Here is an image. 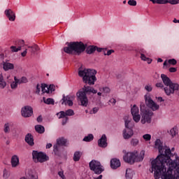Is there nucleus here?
Returning a JSON list of instances; mask_svg holds the SVG:
<instances>
[{"label":"nucleus","instance_id":"3","mask_svg":"<svg viewBox=\"0 0 179 179\" xmlns=\"http://www.w3.org/2000/svg\"><path fill=\"white\" fill-rule=\"evenodd\" d=\"M92 93L96 94V93H97V90H94L93 87H90L87 85H84L82 90H80L76 93L78 101L80 102L83 107H87V104H89L87 96L92 94Z\"/></svg>","mask_w":179,"mask_h":179},{"label":"nucleus","instance_id":"56","mask_svg":"<svg viewBox=\"0 0 179 179\" xmlns=\"http://www.w3.org/2000/svg\"><path fill=\"white\" fill-rule=\"evenodd\" d=\"M97 111H99V108H93L92 110L91 111V114H96Z\"/></svg>","mask_w":179,"mask_h":179},{"label":"nucleus","instance_id":"55","mask_svg":"<svg viewBox=\"0 0 179 179\" xmlns=\"http://www.w3.org/2000/svg\"><path fill=\"white\" fill-rule=\"evenodd\" d=\"M156 87H160L161 89H163L164 87V85H163V83H157L155 85Z\"/></svg>","mask_w":179,"mask_h":179},{"label":"nucleus","instance_id":"16","mask_svg":"<svg viewBox=\"0 0 179 179\" xmlns=\"http://www.w3.org/2000/svg\"><path fill=\"white\" fill-rule=\"evenodd\" d=\"M58 114H60L59 118H65V117H72L75 115V112L72 109H69L66 111H60Z\"/></svg>","mask_w":179,"mask_h":179},{"label":"nucleus","instance_id":"5","mask_svg":"<svg viewBox=\"0 0 179 179\" xmlns=\"http://www.w3.org/2000/svg\"><path fill=\"white\" fill-rule=\"evenodd\" d=\"M161 78L164 85L166 86L164 88L166 96H171V94H174L175 92L179 90V85L178 83H173L167 76L162 74Z\"/></svg>","mask_w":179,"mask_h":179},{"label":"nucleus","instance_id":"54","mask_svg":"<svg viewBox=\"0 0 179 179\" xmlns=\"http://www.w3.org/2000/svg\"><path fill=\"white\" fill-rule=\"evenodd\" d=\"M109 103H110V104H113V106H115V103H117V100H115V99L112 98L109 100Z\"/></svg>","mask_w":179,"mask_h":179},{"label":"nucleus","instance_id":"23","mask_svg":"<svg viewBox=\"0 0 179 179\" xmlns=\"http://www.w3.org/2000/svg\"><path fill=\"white\" fill-rule=\"evenodd\" d=\"M35 130L36 132H38V134H44V132H45V129L41 124L36 125Z\"/></svg>","mask_w":179,"mask_h":179},{"label":"nucleus","instance_id":"60","mask_svg":"<svg viewBox=\"0 0 179 179\" xmlns=\"http://www.w3.org/2000/svg\"><path fill=\"white\" fill-rule=\"evenodd\" d=\"M27 55V49L21 53L22 57H25Z\"/></svg>","mask_w":179,"mask_h":179},{"label":"nucleus","instance_id":"49","mask_svg":"<svg viewBox=\"0 0 179 179\" xmlns=\"http://www.w3.org/2000/svg\"><path fill=\"white\" fill-rule=\"evenodd\" d=\"M168 63L170 65H176L177 64V60H176L175 59H171L168 60Z\"/></svg>","mask_w":179,"mask_h":179},{"label":"nucleus","instance_id":"51","mask_svg":"<svg viewBox=\"0 0 179 179\" xmlns=\"http://www.w3.org/2000/svg\"><path fill=\"white\" fill-rule=\"evenodd\" d=\"M58 176H59V177H61L62 179H66L65 178V175H64V171H62L58 172Z\"/></svg>","mask_w":179,"mask_h":179},{"label":"nucleus","instance_id":"18","mask_svg":"<svg viewBox=\"0 0 179 179\" xmlns=\"http://www.w3.org/2000/svg\"><path fill=\"white\" fill-rule=\"evenodd\" d=\"M121 166V162H120V159L114 158L110 160V167L111 169H113V170H115L116 169H118V167Z\"/></svg>","mask_w":179,"mask_h":179},{"label":"nucleus","instance_id":"63","mask_svg":"<svg viewBox=\"0 0 179 179\" xmlns=\"http://www.w3.org/2000/svg\"><path fill=\"white\" fill-rule=\"evenodd\" d=\"M94 179H103V175H99L98 177L94 178Z\"/></svg>","mask_w":179,"mask_h":179},{"label":"nucleus","instance_id":"43","mask_svg":"<svg viewBox=\"0 0 179 179\" xmlns=\"http://www.w3.org/2000/svg\"><path fill=\"white\" fill-rule=\"evenodd\" d=\"M167 3H171V5H178L179 0H168Z\"/></svg>","mask_w":179,"mask_h":179},{"label":"nucleus","instance_id":"24","mask_svg":"<svg viewBox=\"0 0 179 179\" xmlns=\"http://www.w3.org/2000/svg\"><path fill=\"white\" fill-rule=\"evenodd\" d=\"M5 87H6V81L3 78V75L0 73V89H5Z\"/></svg>","mask_w":179,"mask_h":179},{"label":"nucleus","instance_id":"36","mask_svg":"<svg viewBox=\"0 0 179 179\" xmlns=\"http://www.w3.org/2000/svg\"><path fill=\"white\" fill-rule=\"evenodd\" d=\"M133 117V120L135 122H138V121H141V115L139 113L131 115Z\"/></svg>","mask_w":179,"mask_h":179},{"label":"nucleus","instance_id":"52","mask_svg":"<svg viewBox=\"0 0 179 179\" xmlns=\"http://www.w3.org/2000/svg\"><path fill=\"white\" fill-rule=\"evenodd\" d=\"M40 90H41L40 84H37L35 93H36V94H40Z\"/></svg>","mask_w":179,"mask_h":179},{"label":"nucleus","instance_id":"14","mask_svg":"<svg viewBox=\"0 0 179 179\" xmlns=\"http://www.w3.org/2000/svg\"><path fill=\"white\" fill-rule=\"evenodd\" d=\"M62 104L72 107V106H73V96L71 95H67L66 96L65 94H64L62 99Z\"/></svg>","mask_w":179,"mask_h":179},{"label":"nucleus","instance_id":"40","mask_svg":"<svg viewBox=\"0 0 179 179\" xmlns=\"http://www.w3.org/2000/svg\"><path fill=\"white\" fill-rule=\"evenodd\" d=\"M10 50L12 52H17L22 50V46H18L17 48L16 46H10Z\"/></svg>","mask_w":179,"mask_h":179},{"label":"nucleus","instance_id":"62","mask_svg":"<svg viewBox=\"0 0 179 179\" xmlns=\"http://www.w3.org/2000/svg\"><path fill=\"white\" fill-rule=\"evenodd\" d=\"M52 147V144H51V143H48L47 145H46V149H50V148H51Z\"/></svg>","mask_w":179,"mask_h":179},{"label":"nucleus","instance_id":"13","mask_svg":"<svg viewBox=\"0 0 179 179\" xmlns=\"http://www.w3.org/2000/svg\"><path fill=\"white\" fill-rule=\"evenodd\" d=\"M21 115H22L24 118L31 117V115H33V108L30 106H24L21 109Z\"/></svg>","mask_w":179,"mask_h":179},{"label":"nucleus","instance_id":"31","mask_svg":"<svg viewBox=\"0 0 179 179\" xmlns=\"http://www.w3.org/2000/svg\"><path fill=\"white\" fill-rule=\"evenodd\" d=\"M131 115H136L139 114V108L136 106V105H134L131 109Z\"/></svg>","mask_w":179,"mask_h":179},{"label":"nucleus","instance_id":"8","mask_svg":"<svg viewBox=\"0 0 179 179\" xmlns=\"http://www.w3.org/2000/svg\"><path fill=\"white\" fill-rule=\"evenodd\" d=\"M32 159L34 163H44L49 160L48 156L43 152H38L37 150L32 151Z\"/></svg>","mask_w":179,"mask_h":179},{"label":"nucleus","instance_id":"19","mask_svg":"<svg viewBox=\"0 0 179 179\" xmlns=\"http://www.w3.org/2000/svg\"><path fill=\"white\" fill-rule=\"evenodd\" d=\"M25 142L29 145V146H34V138L31 134H27L25 136Z\"/></svg>","mask_w":179,"mask_h":179},{"label":"nucleus","instance_id":"33","mask_svg":"<svg viewBox=\"0 0 179 179\" xmlns=\"http://www.w3.org/2000/svg\"><path fill=\"white\" fill-rule=\"evenodd\" d=\"M28 48L31 49V51L33 54H34V52H37V51L40 50V48H38V45H34L33 46H29Z\"/></svg>","mask_w":179,"mask_h":179},{"label":"nucleus","instance_id":"26","mask_svg":"<svg viewBox=\"0 0 179 179\" xmlns=\"http://www.w3.org/2000/svg\"><path fill=\"white\" fill-rule=\"evenodd\" d=\"M96 48H97V46H94V45L88 46L86 49L87 54H93V52L96 51Z\"/></svg>","mask_w":179,"mask_h":179},{"label":"nucleus","instance_id":"58","mask_svg":"<svg viewBox=\"0 0 179 179\" xmlns=\"http://www.w3.org/2000/svg\"><path fill=\"white\" fill-rule=\"evenodd\" d=\"M169 72L171 73L177 72V69L176 67H171L169 68Z\"/></svg>","mask_w":179,"mask_h":179},{"label":"nucleus","instance_id":"47","mask_svg":"<svg viewBox=\"0 0 179 179\" xmlns=\"http://www.w3.org/2000/svg\"><path fill=\"white\" fill-rule=\"evenodd\" d=\"M128 5H130V6H136V1H135V0H129L128 1Z\"/></svg>","mask_w":179,"mask_h":179},{"label":"nucleus","instance_id":"4","mask_svg":"<svg viewBox=\"0 0 179 179\" xmlns=\"http://www.w3.org/2000/svg\"><path fill=\"white\" fill-rule=\"evenodd\" d=\"M67 46L64 48V51L66 54H77L80 55L83 52L87 45H85L83 42H70L66 43Z\"/></svg>","mask_w":179,"mask_h":179},{"label":"nucleus","instance_id":"28","mask_svg":"<svg viewBox=\"0 0 179 179\" xmlns=\"http://www.w3.org/2000/svg\"><path fill=\"white\" fill-rule=\"evenodd\" d=\"M81 156L82 155L80 152L77 151L74 153L73 160H74V162H79V160H80Z\"/></svg>","mask_w":179,"mask_h":179},{"label":"nucleus","instance_id":"27","mask_svg":"<svg viewBox=\"0 0 179 179\" xmlns=\"http://www.w3.org/2000/svg\"><path fill=\"white\" fill-rule=\"evenodd\" d=\"M43 100L45 104H48V105L51 104L52 106H54V104L55 103V101H54V99L51 98L45 99V97H43Z\"/></svg>","mask_w":179,"mask_h":179},{"label":"nucleus","instance_id":"35","mask_svg":"<svg viewBox=\"0 0 179 179\" xmlns=\"http://www.w3.org/2000/svg\"><path fill=\"white\" fill-rule=\"evenodd\" d=\"M17 82H18L19 85H21V83H27V82H29V80H27V78L24 76L20 79H17Z\"/></svg>","mask_w":179,"mask_h":179},{"label":"nucleus","instance_id":"12","mask_svg":"<svg viewBox=\"0 0 179 179\" xmlns=\"http://www.w3.org/2000/svg\"><path fill=\"white\" fill-rule=\"evenodd\" d=\"M66 142H68V141L66 140V138L62 137V138H59L57 139V144L54 145V149H53V152L55 155H57L58 153V152H59V148H61V146H66Z\"/></svg>","mask_w":179,"mask_h":179},{"label":"nucleus","instance_id":"57","mask_svg":"<svg viewBox=\"0 0 179 179\" xmlns=\"http://www.w3.org/2000/svg\"><path fill=\"white\" fill-rule=\"evenodd\" d=\"M63 120H62V125H65V124H66V122H68V117H63Z\"/></svg>","mask_w":179,"mask_h":179},{"label":"nucleus","instance_id":"41","mask_svg":"<svg viewBox=\"0 0 179 179\" xmlns=\"http://www.w3.org/2000/svg\"><path fill=\"white\" fill-rule=\"evenodd\" d=\"M41 89L43 93H50L48 89H47L48 85L47 84H41Z\"/></svg>","mask_w":179,"mask_h":179},{"label":"nucleus","instance_id":"42","mask_svg":"<svg viewBox=\"0 0 179 179\" xmlns=\"http://www.w3.org/2000/svg\"><path fill=\"white\" fill-rule=\"evenodd\" d=\"M102 90L106 94H108V93H110V92H111V89H110V87H103ZM102 90H101V89H100V92H102Z\"/></svg>","mask_w":179,"mask_h":179},{"label":"nucleus","instance_id":"37","mask_svg":"<svg viewBox=\"0 0 179 179\" xmlns=\"http://www.w3.org/2000/svg\"><path fill=\"white\" fill-rule=\"evenodd\" d=\"M131 146H138L139 145V140L138 138H132L131 140Z\"/></svg>","mask_w":179,"mask_h":179},{"label":"nucleus","instance_id":"6","mask_svg":"<svg viewBox=\"0 0 179 179\" xmlns=\"http://www.w3.org/2000/svg\"><path fill=\"white\" fill-rule=\"evenodd\" d=\"M145 157V150L141 151L140 154L138 151H134L133 152H127L123 156V160L128 163L129 164H134V163H138L142 162Z\"/></svg>","mask_w":179,"mask_h":179},{"label":"nucleus","instance_id":"44","mask_svg":"<svg viewBox=\"0 0 179 179\" xmlns=\"http://www.w3.org/2000/svg\"><path fill=\"white\" fill-rule=\"evenodd\" d=\"M143 138L144 140H145L146 142H148L152 139V136L150 134H144Z\"/></svg>","mask_w":179,"mask_h":179},{"label":"nucleus","instance_id":"10","mask_svg":"<svg viewBox=\"0 0 179 179\" xmlns=\"http://www.w3.org/2000/svg\"><path fill=\"white\" fill-rule=\"evenodd\" d=\"M129 122H131V120H124V126L126 129H124L122 132L124 139H130V138L134 136V130L132 129V127H129Z\"/></svg>","mask_w":179,"mask_h":179},{"label":"nucleus","instance_id":"15","mask_svg":"<svg viewBox=\"0 0 179 179\" xmlns=\"http://www.w3.org/2000/svg\"><path fill=\"white\" fill-rule=\"evenodd\" d=\"M4 14L10 22H15V20H16V14L11 9L6 10Z\"/></svg>","mask_w":179,"mask_h":179},{"label":"nucleus","instance_id":"22","mask_svg":"<svg viewBox=\"0 0 179 179\" xmlns=\"http://www.w3.org/2000/svg\"><path fill=\"white\" fill-rule=\"evenodd\" d=\"M3 68L4 71H9L10 69H14L15 66L13 65V64L3 62Z\"/></svg>","mask_w":179,"mask_h":179},{"label":"nucleus","instance_id":"29","mask_svg":"<svg viewBox=\"0 0 179 179\" xmlns=\"http://www.w3.org/2000/svg\"><path fill=\"white\" fill-rule=\"evenodd\" d=\"M93 139H94V136H93V134H90L85 136L83 141L84 142H92Z\"/></svg>","mask_w":179,"mask_h":179},{"label":"nucleus","instance_id":"7","mask_svg":"<svg viewBox=\"0 0 179 179\" xmlns=\"http://www.w3.org/2000/svg\"><path fill=\"white\" fill-rule=\"evenodd\" d=\"M146 106L145 103H141L140 105L141 113H142V117L141 122V124H150L152 122V116L153 115V112L148 110H145Z\"/></svg>","mask_w":179,"mask_h":179},{"label":"nucleus","instance_id":"53","mask_svg":"<svg viewBox=\"0 0 179 179\" xmlns=\"http://www.w3.org/2000/svg\"><path fill=\"white\" fill-rule=\"evenodd\" d=\"M142 61H146L148 62V64H152V59L149 58V57H146L144 59H141Z\"/></svg>","mask_w":179,"mask_h":179},{"label":"nucleus","instance_id":"38","mask_svg":"<svg viewBox=\"0 0 179 179\" xmlns=\"http://www.w3.org/2000/svg\"><path fill=\"white\" fill-rule=\"evenodd\" d=\"M14 80L11 84V89H16V87H17V83H19V82H17V78H16V77L14 78Z\"/></svg>","mask_w":179,"mask_h":179},{"label":"nucleus","instance_id":"46","mask_svg":"<svg viewBox=\"0 0 179 179\" xmlns=\"http://www.w3.org/2000/svg\"><path fill=\"white\" fill-rule=\"evenodd\" d=\"M16 45H17L18 47H24V41L23 40H19L17 41Z\"/></svg>","mask_w":179,"mask_h":179},{"label":"nucleus","instance_id":"30","mask_svg":"<svg viewBox=\"0 0 179 179\" xmlns=\"http://www.w3.org/2000/svg\"><path fill=\"white\" fill-rule=\"evenodd\" d=\"M152 3H158L159 5H166L168 0H150Z\"/></svg>","mask_w":179,"mask_h":179},{"label":"nucleus","instance_id":"59","mask_svg":"<svg viewBox=\"0 0 179 179\" xmlns=\"http://www.w3.org/2000/svg\"><path fill=\"white\" fill-rule=\"evenodd\" d=\"M96 51H97L98 52H101V51H103V52H104V51H105L106 49H104V48H97V47H96Z\"/></svg>","mask_w":179,"mask_h":179},{"label":"nucleus","instance_id":"20","mask_svg":"<svg viewBox=\"0 0 179 179\" xmlns=\"http://www.w3.org/2000/svg\"><path fill=\"white\" fill-rule=\"evenodd\" d=\"M11 166L12 167H17L19 166V157L17 155H13L11 157Z\"/></svg>","mask_w":179,"mask_h":179},{"label":"nucleus","instance_id":"64","mask_svg":"<svg viewBox=\"0 0 179 179\" xmlns=\"http://www.w3.org/2000/svg\"><path fill=\"white\" fill-rule=\"evenodd\" d=\"M173 22V23H179V20H177V19L174 18Z\"/></svg>","mask_w":179,"mask_h":179},{"label":"nucleus","instance_id":"48","mask_svg":"<svg viewBox=\"0 0 179 179\" xmlns=\"http://www.w3.org/2000/svg\"><path fill=\"white\" fill-rule=\"evenodd\" d=\"M145 90L147 92H152V90H153V87L150 85H147L145 86Z\"/></svg>","mask_w":179,"mask_h":179},{"label":"nucleus","instance_id":"45","mask_svg":"<svg viewBox=\"0 0 179 179\" xmlns=\"http://www.w3.org/2000/svg\"><path fill=\"white\" fill-rule=\"evenodd\" d=\"M48 89V92H50V93H52V92L55 91V86H54L53 85H49V87H47Z\"/></svg>","mask_w":179,"mask_h":179},{"label":"nucleus","instance_id":"25","mask_svg":"<svg viewBox=\"0 0 179 179\" xmlns=\"http://www.w3.org/2000/svg\"><path fill=\"white\" fill-rule=\"evenodd\" d=\"M134 177V171L131 169H127L126 170V178L127 179H132Z\"/></svg>","mask_w":179,"mask_h":179},{"label":"nucleus","instance_id":"17","mask_svg":"<svg viewBox=\"0 0 179 179\" xmlns=\"http://www.w3.org/2000/svg\"><path fill=\"white\" fill-rule=\"evenodd\" d=\"M98 146L99 148H107V136L103 134L99 140H98Z\"/></svg>","mask_w":179,"mask_h":179},{"label":"nucleus","instance_id":"9","mask_svg":"<svg viewBox=\"0 0 179 179\" xmlns=\"http://www.w3.org/2000/svg\"><path fill=\"white\" fill-rule=\"evenodd\" d=\"M90 169L92 171H94V174L100 176L103 171H104V166L101 165V163L94 159L92 160L90 164Z\"/></svg>","mask_w":179,"mask_h":179},{"label":"nucleus","instance_id":"39","mask_svg":"<svg viewBox=\"0 0 179 179\" xmlns=\"http://www.w3.org/2000/svg\"><path fill=\"white\" fill-rule=\"evenodd\" d=\"M138 52L141 55V59H145V58H146V56L145 55V54H146V50L144 49H140Z\"/></svg>","mask_w":179,"mask_h":179},{"label":"nucleus","instance_id":"2","mask_svg":"<svg viewBox=\"0 0 179 179\" xmlns=\"http://www.w3.org/2000/svg\"><path fill=\"white\" fill-rule=\"evenodd\" d=\"M96 73L97 71L94 69H83L82 67L78 69V76L83 78V83L90 86L94 85V83L97 80Z\"/></svg>","mask_w":179,"mask_h":179},{"label":"nucleus","instance_id":"11","mask_svg":"<svg viewBox=\"0 0 179 179\" xmlns=\"http://www.w3.org/2000/svg\"><path fill=\"white\" fill-rule=\"evenodd\" d=\"M145 104H147L148 107L152 108V111H156L159 110L160 106L157 105L154 101L152 100L150 96L146 94L145 96Z\"/></svg>","mask_w":179,"mask_h":179},{"label":"nucleus","instance_id":"50","mask_svg":"<svg viewBox=\"0 0 179 179\" xmlns=\"http://www.w3.org/2000/svg\"><path fill=\"white\" fill-rule=\"evenodd\" d=\"M106 51H107L106 49H105V50L103 52L104 55H111V54H113V52H114L113 50H108L106 53Z\"/></svg>","mask_w":179,"mask_h":179},{"label":"nucleus","instance_id":"1","mask_svg":"<svg viewBox=\"0 0 179 179\" xmlns=\"http://www.w3.org/2000/svg\"><path fill=\"white\" fill-rule=\"evenodd\" d=\"M155 145L159 153L151 162L155 179H179V157L173 155L169 148L163 147L160 139L156 140Z\"/></svg>","mask_w":179,"mask_h":179},{"label":"nucleus","instance_id":"21","mask_svg":"<svg viewBox=\"0 0 179 179\" xmlns=\"http://www.w3.org/2000/svg\"><path fill=\"white\" fill-rule=\"evenodd\" d=\"M27 178L28 179H38V176H37L36 172H34L33 170L30 169L28 171V173H27Z\"/></svg>","mask_w":179,"mask_h":179},{"label":"nucleus","instance_id":"61","mask_svg":"<svg viewBox=\"0 0 179 179\" xmlns=\"http://www.w3.org/2000/svg\"><path fill=\"white\" fill-rule=\"evenodd\" d=\"M36 121L41 122V121H43V117H41V115L38 116L36 119Z\"/></svg>","mask_w":179,"mask_h":179},{"label":"nucleus","instance_id":"34","mask_svg":"<svg viewBox=\"0 0 179 179\" xmlns=\"http://www.w3.org/2000/svg\"><path fill=\"white\" fill-rule=\"evenodd\" d=\"M10 124L9 123H6L4 124V129L3 131L5 132V134H9V132H10Z\"/></svg>","mask_w":179,"mask_h":179},{"label":"nucleus","instance_id":"32","mask_svg":"<svg viewBox=\"0 0 179 179\" xmlns=\"http://www.w3.org/2000/svg\"><path fill=\"white\" fill-rule=\"evenodd\" d=\"M170 132L172 138H174L177 134H178V129L177 127H173L171 129Z\"/></svg>","mask_w":179,"mask_h":179}]
</instances>
